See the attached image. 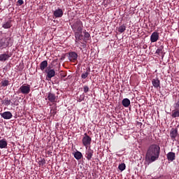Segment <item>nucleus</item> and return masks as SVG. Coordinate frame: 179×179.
Masks as SVG:
<instances>
[{
    "mask_svg": "<svg viewBox=\"0 0 179 179\" xmlns=\"http://www.w3.org/2000/svg\"><path fill=\"white\" fill-rule=\"evenodd\" d=\"M159 156H160V146L157 144H152L148 148L145 160L149 163H153L159 159Z\"/></svg>",
    "mask_w": 179,
    "mask_h": 179,
    "instance_id": "f257e3e1",
    "label": "nucleus"
},
{
    "mask_svg": "<svg viewBox=\"0 0 179 179\" xmlns=\"http://www.w3.org/2000/svg\"><path fill=\"white\" fill-rule=\"evenodd\" d=\"M71 29L74 33L75 37L77 40H80L82 32L83 31V22L79 19L75 20L71 25Z\"/></svg>",
    "mask_w": 179,
    "mask_h": 179,
    "instance_id": "f03ea898",
    "label": "nucleus"
},
{
    "mask_svg": "<svg viewBox=\"0 0 179 179\" xmlns=\"http://www.w3.org/2000/svg\"><path fill=\"white\" fill-rule=\"evenodd\" d=\"M13 39L10 37H3L0 39V50H3L7 47H12Z\"/></svg>",
    "mask_w": 179,
    "mask_h": 179,
    "instance_id": "7ed1b4c3",
    "label": "nucleus"
},
{
    "mask_svg": "<svg viewBox=\"0 0 179 179\" xmlns=\"http://www.w3.org/2000/svg\"><path fill=\"white\" fill-rule=\"evenodd\" d=\"M45 100H48V103L55 104L58 102V95H56L54 92H48L46 94Z\"/></svg>",
    "mask_w": 179,
    "mask_h": 179,
    "instance_id": "20e7f679",
    "label": "nucleus"
},
{
    "mask_svg": "<svg viewBox=\"0 0 179 179\" xmlns=\"http://www.w3.org/2000/svg\"><path fill=\"white\" fill-rule=\"evenodd\" d=\"M83 144L85 146L86 149L90 147V144L92 143V138L87 135V134H85L84 137L82 140Z\"/></svg>",
    "mask_w": 179,
    "mask_h": 179,
    "instance_id": "39448f33",
    "label": "nucleus"
},
{
    "mask_svg": "<svg viewBox=\"0 0 179 179\" xmlns=\"http://www.w3.org/2000/svg\"><path fill=\"white\" fill-rule=\"evenodd\" d=\"M30 89V85L24 84L20 87L19 90L22 94H29L31 92Z\"/></svg>",
    "mask_w": 179,
    "mask_h": 179,
    "instance_id": "423d86ee",
    "label": "nucleus"
},
{
    "mask_svg": "<svg viewBox=\"0 0 179 179\" xmlns=\"http://www.w3.org/2000/svg\"><path fill=\"white\" fill-rule=\"evenodd\" d=\"M12 57L11 54H8L6 52L2 53L0 55V62H5V61H8L9 58Z\"/></svg>",
    "mask_w": 179,
    "mask_h": 179,
    "instance_id": "0eeeda50",
    "label": "nucleus"
},
{
    "mask_svg": "<svg viewBox=\"0 0 179 179\" xmlns=\"http://www.w3.org/2000/svg\"><path fill=\"white\" fill-rule=\"evenodd\" d=\"M45 73H47V78L51 79L55 76V71L54 69H47L45 70Z\"/></svg>",
    "mask_w": 179,
    "mask_h": 179,
    "instance_id": "6e6552de",
    "label": "nucleus"
},
{
    "mask_svg": "<svg viewBox=\"0 0 179 179\" xmlns=\"http://www.w3.org/2000/svg\"><path fill=\"white\" fill-rule=\"evenodd\" d=\"M69 59L71 62H75L78 59V54L75 52H70L69 53Z\"/></svg>",
    "mask_w": 179,
    "mask_h": 179,
    "instance_id": "1a4fd4ad",
    "label": "nucleus"
},
{
    "mask_svg": "<svg viewBox=\"0 0 179 179\" xmlns=\"http://www.w3.org/2000/svg\"><path fill=\"white\" fill-rule=\"evenodd\" d=\"M159 38V32L157 31H154L150 36L151 43H156V41H157Z\"/></svg>",
    "mask_w": 179,
    "mask_h": 179,
    "instance_id": "9d476101",
    "label": "nucleus"
},
{
    "mask_svg": "<svg viewBox=\"0 0 179 179\" xmlns=\"http://www.w3.org/2000/svg\"><path fill=\"white\" fill-rule=\"evenodd\" d=\"M93 150L90 147L88 149L87 148V150L85 152V157L88 160H92V157H93Z\"/></svg>",
    "mask_w": 179,
    "mask_h": 179,
    "instance_id": "9b49d317",
    "label": "nucleus"
},
{
    "mask_svg": "<svg viewBox=\"0 0 179 179\" xmlns=\"http://www.w3.org/2000/svg\"><path fill=\"white\" fill-rule=\"evenodd\" d=\"M53 15L56 18L62 17L64 16V11L61 8H57L54 11Z\"/></svg>",
    "mask_w": 179,
    "mask_h": 179,
    "instance_id": "f8f14e48",
    "label": "nucleus"
},
{
    "mask_svg": "<svg viewBox=\"0 0 179 179\" xmlns=\"http://www.w3.org/2000/svg\"><path fill=\"white\" fill-rule=\"evenodd\" d=\"M152 84L155 89H160V80L159 78H153L152 80Z\"/></svg>",
    "mask_w": 179,
    "mask_h": 179,
    "instance_id": "ddd939ff",
    "label": "nucleus"
},
{
    "mask_svg": "<svg viewBox=\"0 0 179 179\" xmlns=\"http://www.w3.org/2000/svg\"><path fill=\"white\" fill-rule=\"evenodd\" d=\"M177 135H178V131L177 129H171L170 132V136L172 141H176V138H177Z\"/></svg>",
    "mask_w": 179,
    "mask_h": 179,
    "instance_id": "4468645a",
    "label": "nucleus"
},
{
    "mask_svg": "<svg viewBox=\"0 0 179 179\" xmlns=\"http://www.w3.org/2000/svg\"><path fill=\"white\" fill-rule=\"evenodd\" d=\"M8 148V141L6 139L3 138L0 140V149H6Z\"/></svg>",
    "mask_w": 179,
    "mask_h": 179,
    "instance_id": "2eb2a0df",
    "label": "nucleus"
},
{
    "mask_svg": "<svg viewBox=\"0 0 179 179\" xmlns=\"http://www.w3.org/2000/svg\"><path fill=\"white\" fill-rule=\"evenodd\" d=\"M166 157L169 162H173V160H176V153L173 152H169Z\"/></svg>",
    "mask_w": 179,
    "mask_h": 179,
    "instance_id": "dca6fc26",
    "label": "nucleus"
},
{
    "mask_svg": "<svg viewBox=\"0 0 179 179\" xmlns=\"http://www.w3.org/2000/svg\"><path fill=\"white\" fill-rule=\"evenodd\" d=\"M0 114L4 120H10L13 117L12 113H1Z\"/></svg>",
    "mask_w": 179,
    "mask_h": 179,
    "instance_id": "f3484780",
    "label": "nucleus"
},
{
    "mask_svg": "<svg viewBox=\"0 0 179 179\" xmlns=\"http://www.w3.org/2000/svg\"><path fill=\"white\" fill-rule=\"evenodd\" d=\"M122 104L124 107H129L131 101L128 98H125L122 100Z\"/></svg>",
    "mask_w": 179,
    "mask_h": 179,
    "instance_id": "a211bd4d",
    "label": "nucleus"
},
{
    "mask_svg": "<svg viewBox=\"0 0 179 179\" xmlns=\"http://www.w3.org/2000/svg\"><path fill=\"white\" fill-rule=\"evenodd\" d=\"M47 66H48V62L47 60H44L40 64V69L42 71H44Z\"/></svg>",
    "mask_w": 179,
    "mask_h": 179,
    "instance_id": "6ab92c4d",
    "label": "nucleus"
},
{
    "mask_svg": "<svg viewBox=\"0 0 179 179\" xmlns=\"http://www.w3.org/2000/svg\"><path fill=\"white\" fill-rule=\"evenodd\" d=\"M2 27H3V29H10L12 27V21L8 20L4 24H3Z\"/></svg>",
    "mask_w": 179,
    "mask_h": 179,
    "instance_id": "aec40b11",
    "label": "nucleus"
},
{
    "mask_svg": "<svg viewBox=\"0 0 179 179\" xmlns=\"http://www.w3.org/2000/svg\"><path fill=\"white\" fill-rule=\"evenodd\" d=\"M83 155L82 152L77 151L74 153V157L75 159H76V160H80V159H82L83 157Z\"/></svg>",
    "mask_w": 179,
    "mask_h": 179,
    "instance_id": "412c9836",
    "label": "nucleus"
},
{
    "mask_svg": "<svg viewBox=\"0 0 179 179\" xmlns=\"http://www.w3.org/2000/svg\"><path fill=\"white\" fill-rule=\"evenodd\" d=\"M75 43H76V47H79L80 50H82V48H80V42L81 40L83 38V35H81L80 38V39H77L76 37H75Z\"/></svg>",
    "mask_w": 179,
    "mask_h": 179,
    "instance_id": "4be33fe9",
    "label": "nucleus"
},
{
    "mask_svg": "<svg viewBox=\"0 0 179 179\" xmlns=\"http://www.w3.org/2000/svg\"><path fill=\"white\" fill-rule=\"evenodd\" d=\"M2 104H4V106H10V104H12V101L8 98H5L3 101H2Z\"/></svg>",
    "mask_w": 179,
    "mask_h": 179,
    "instance_id": "5701e85b",
    "label": "nucleus"
},
{
    "mask_svg": "<svg viewBox=\"0 0 179 179\" xmlns=\"http://www.w3.org/2000/svg\"><path fill=\"white\" fill-rule=\"evenodd\" d=\"M90 73V69L87 70L85 72H84L81 74V78L86 79V78H87V76H89Z\"/></svg>",
    "mask_w": 179,
    "mask_h": 179,
    "instance_id": "b1692460",
    "label": "nucleus"
},
{
    "mask_svg": "<svg viewBox=\"0 0 179 179\" xmlns=\"http://www.w3.org/2000/svg\"><path fill=\"white\" fill-rule=\"evenodd\" d=\"M125 30H127V27H125V25H122L120 27H119L117 31L119 33H124V31H125Z\"/></svg>",
    "mask_w": 179,
    "mask_h": 179,
    "instance_id": "393cba45",
    "label": "nucleus"
},
{
    "mask_svg": "<svg viewBox=\"0 0 179 179\" xmlns=\"http://www.w3.org/2000/svg\"><path fill=\"white\" fill-rule=\"evenodd\" d=\"M83 100H85V94H83L77 97V101H79V103L83 101Z\"/></svg>",
    "mask_w": 179,
    "mask_h": 179,
    "instance_id": "a878e982",
    "label": "nucleus"
},
{
    "mask_svg": "<svg viewBox=\"0 0 179 179\" xmlns=\"http://www.w3.org/2000/svg\"><path fill=\"white\" fill-rule=\"evenodd\" d=\"M1 85L3 87H6V86H9V80H4L1 81Z\"/></svg>",
    "mask_w": 179,
    "mask_h": 179,
    "instance_id": "bb28decb",
    "label": "nucleus"
},
{
    "mask_svg": "<svg viewBox=\"0 0 179 179\" xmlns=\"http://www.w3.org/2000/svg\"><path fill=\"white\" fill-rule=\"evenodd\" d=\"M164 48V47H163L162 45L160 46L157 50H156V54H158V55H160V54H162V52H163V49Z\"/></svg>",
    "mask_w": 179,
    "mask_h": 179,
    "instance_id": "cd10ccee",
    "label": "nucleus"
},
{
    "mask_svg": "<svg viewBox=\"0 0 179 179\" xmlns=\"http://www.w3.org/2000/svg\"><path fill=\"white\" fill-rule=\"evenodd\" d=\"M125 167H126L125 164L123 163L119 165L118 169L119 170H120V171H124V170L125 169Z\"/></svg>",
    "mask_w": 179,
    "mask_h": 179,
    "instance_id": "c85d7f7f",
    "label": "nucleus"
},
{
    "mask_svg": "<svg viewBox=\"0 0 179 179\" xmlns=\"http://www.w3.org/2000/svg\"><path fill=\"white\" fill-rule=\"evenodd\" d=\"M11 104H14V106H19V100L14 99L11 101Z\"/></svg>",
    "mask_w": 179,
    "mask_h": 179,
    "instance_id": "c756f323",
    "label": "nucleus"
},
{
    "mask_svg": "<svg viewBox=\"0 0 179 179\" xmlns=\"http://www.w3.org/2000/svg\"><path fill=\"white\" fill-rule=\"evenodd\" d=\"M84 38L85 40H89V38H90V34H89V32H85Z\"/></svg>",
    "mask_w": 179,
    "mask_h": 179,
    "instance_id": "7c9ffc66",
    "label": "nucleus"
},
{
    "mask_svg": "<svg viewBox=\"0 0 179 179\" xmlns=\"http://www.w3.org/2000/svg\"><path fill=\"white\" fill-rule=\"evenodd\" d=\"M83 92L84 93H87V92H89V87L87 85L83 87Z\"/></svg>",
    "mask_w": 179,
    "mask_h": 179,
    "instance_id": "2f4dec72",
    "label": "nucleus"
},
{
    "mask_svg": "<svg viewBox=\"0 0 179 179\" xmlns=\"http://www.w3.org/2000/svg\"><path fill=\"white\" fill-rule=\"evenodd\" d=\"M171 115L173 118H177V117H179V113H173Z\"/></svg>",
    "mask_w": 179,
    "mask_h": 179,
    "instance_id": "473e14b6",
    "label": "nucleus"
},
{
    "mask_svg": "<svg viewBox=\"0 0 179 179\" xmlns=\"http://www.w3.org/2000/svg\"><path fill=\"white\" fill-rule=\"evenodd\" d=\"M44 164H45V159H41V161H39V166H44Z\"/></svg>",
    "mask_w": 179,
    "mask_h": 179,
    "instance_id": "72a5a7b5",
    "label": "nucleus"
},
{
    "mask_svg": "<svg viewBox=\"0 0 179 179\" xmlns=\"http://www.w3.org/2000/svg\"><path fill=\"white\" fill-rule=\"evenodd\" d=\"M174 107L176 110H179V100L176 103H175Z\"/></svg>",
    "mask_w": 179,
    "mask_h": 179,
    "instance_id": "f704fd0d",
    "label": "nucleus"
},
{
    "mask_svg": "<svg viewBox=\"0 0 179 179\" xmlns=\"http://www.w3.org/2000/svg\"><path fill=\"white\" fill-rule=\"evenodd\" d=\"M17 3H18V5L22 6L23 5V3H24V1H23V0H18Z\"/></svg>",
    "mask_w": 179,
    "mask_h": 179,
    "instance_id": "c9c22d12",
    "label": "nucleus"
},
{
    "mask_svg": "<svg viewBox=\"0 0 179 179\" xmlns=\"http://www.w3.org/2000/svg\"><path fill=\"white\" fill-rule=\"evenodd\" d=\"M15 118H17L18 117H20V115L15 114L14 115Z\"/></svg>",
    "mask_w": 179,
    "mask_h": 179,
    "instance_id": "e433bc0d",
    "label": "nucleus"
},
{
    "mask_svg": "<svg viewBox=\"0 0 179 179\" xmlns=\"http://www.w3.org/2000/svg\"><path fill=\"white\" fill-rule=\"evenodd\" d=\"M137 125L138 127H142V122H137Z\"/></svg>",
    "mask_w": 179,
    "mask_h": 179,
    "instance_id": "4c0bfd02",
    "label": "nucleus"
},
{
    "mask_svg": "<svg viewBox=\"0 0 179 179\" xmlns=\"http://www.w3.org/2000/svg\"><path fill=\"white\" fill-rule=\"evenodd\" d=\"M106 117H108V118H110V115H108V114L106 115Z\"/></svg>",
    "mask_w": 179,
    "mask_h": 179,
    "instance_id": "58836bf2",
    "label": "nucleus"
},
{
    "mask_svg": "<svg viewBox=\"0 0 179 179\" xmlns=\"http://www.w3.org/2000/svg\"><path fill=\"white\" fill-rule=\"evenodd\" d=\"M112 117H113L114 118H115V115H112Z\"/></svg>",
    "mask_w": 179,
    "mask_h": 179,
    "instance_id": "ea45409f",
    "label": "nucleus"
},
{
    "mask_svg": "<svg viewBox=\"0 0 179 179\" xmlns=\"http://www.w3.org/2000/svg\"><path fill=\"white\" fill-rule=\"evenodd\" d=\"M5 113H9V111L5 112Z\"/></svg>",
    "mask_w": 179,
    "mask_h": 179,
    "instance_id": "a19ab883",
    "label": "nucleus"
}]
</instances>
